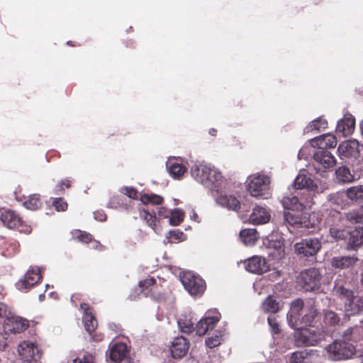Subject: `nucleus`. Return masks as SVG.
<instances>
[{
  "mask_svg": "<svg viewBox=\"0 0 363 363\" xmlns=\"http://www.w3.org/2000/svg\"><path fill=\"white\" fill-rule=\"evenodd\" d=\"M334 223L330 228V235L337 240H345L350 235L349 245L357 247L363 244V208L342 216H333Z\"/></svg>",
  "mask_w": 363,
  "mask_h": 363,
  "instance_id": "1",
  "label": "nucleus"
},
{
  "mask_svg": "<svg viewBox=\"0 0 363 363\" xmlns=\"http://www.w3.org/2000/svg\"><path fill=\"white\" fill-rule=\"evenodd\" d=\"M344 302V311L347 316L363 312V297L354 296L352 292L343 286H337L334 290Z\"/></svg>",
  "mask_w": 363,
  "mask_h": 363,
  "instance_id": "2",
  "label": "nucleus"
},
{
  "mask_svg": "<svg viewBox=\"0 0 363 363\" xmlns=\"http://www.w3.org/2000/svg\"><path fill=\"white\" fill-rule=\"evenodd\" d=\"M329 359L333 361L352 358L356 353L355 347L346 341L335 340L325 347Z\"/></svg>",
  "mask_w": 363,
  "mask_h": 363,
  "instance_id": "3",
  "label": "nucleus"
},
{
  "mask_svg": "<svg viewBox=\"0 0 363 363\" xmlns=\"http://www.w3.org/2000/svg\"><path fill=\"white\" fill-rule=\"evenodd\" d=\"M269 184L270 179L268 176L257 174L248 177L247 189L252 196L267 199L269 194Z\"/></svg>",
  "mask_w": 363,
  "mask_h": 363,
  "instance_id": "4",
  "label": "nucleus"
},
{
  "mask_svg": "<svg viewBox=\"0 0 363 363\" xmlns=\"http://www.w3.org/2000/svg\"><path fill=\"white\" fill-rule=\"evenodd\" d=\"M294 333V342L296 346H313L324 339V334L320 330L299 327Z\"/></svg>",
  "mask_w": 363,
  "mask_h": 363,
  "instance_id": "5",
  "label": "nucleus"
},
{
  "mask_svg": "<svg viewBox=\"0 0 363 363\" xmlns=\"http://www.w3.org/2000/svg\"><path fill=\"white\" fill-rule=\"evenodd\" d=\"M293 185L296 189H306L314 194H321L328 189L325 182L314 181L307 175L304 169L299 172L294 181Z\"/></svg>",
  "mask_w": 363,
  "mask_h": 363,
  "instance_id": "6",
  "label": "nucleus"
},
{
  "mask_svg": "<svg viewBox=\"0 0 363 363\" xmlns=\"http://www.w3.org/2000/svg\"><path fill=\"white\" fill-rule=\"evenodd\" d=\"M320 277L317 269L310 268L300 273L297 277V282L306 291H314L320 288Z\"/></svg>",
  "mask_w": 363,
  "mask_h": 363,
  "instance_id": "7",
  "label": "nucleus"
},
{
  "mask_svg": "<svg viewBox=\"0 0 363 363\" xmlns=\"http://www.w3.org/2000/svg\"><path fill=\"white\" fill-rule=\"evenodd\" d=\"M18 353L21 363H35L41 357L38 345L30 341H23L18 345Z\"/></svg>",
  "mask_w": 363,
  "mask_h": 363,
  "instance_id": "8",
  "label": "nucleus"
},
{
  "mask_svg": "<svg viewBox=\"0 0 363 363\" xmlns=\"http://www.w3.org/2000/svg\"><path fill=\"white\" fill-rule=\"evenodd\" d=\"M180 279L185 289L192 296L201 295L206 289L205 281L190 272L183 273Z\"/></svg>",
  "mask_w": 363,
  "mask_h": 363,
  "instance_id": "9",
  "label": "nucleus"
},
{
  "mask_svg": "<svg viewBox=\"0 0 363 363\" xmlns=\"http://www.w3.org/2000/svg\"><path fill=\"white\" fill-rule=\"evenodd\" d=\"M191 177L204 187H212L213 183L207 179V176L214 175L215 168L204 164H196L191 168Z\"/></svg>",
  "mask_w": 363,
  "mask_h": 363,
  "instance_id": "10",
  "label": "nucleus"
},
{
  "mask_svg": "<svg viewBox=\"0 0 363 363\" xmlns=\"http://www.w3.org/2000/svg\"><path fill=\"white\" fill-rule=\"evenodd\" d=\"M42 279L41 270L38 267L31 268L25 274L23 279L16 283L18 290L26 292Z\"/></svg>",
  "mask_w": 363,
  "mask_h": 363,
  "instance_id": "11",
  "label": "nucleus"
},
{
  "mask_svg": "<svg viewBox=\"0 0 363 363\" xmlns=\"http://www.w3.org/2000/svg\"><path fill=\"white\" fill-rule=\"evenodd\" d=\"M321 247V244L318 238L306 239L294 245L296 252L303 257L314 256Z\"/></svg>",
  "mask_w": 363,
  "mask_h": 363,
  "instance_id": "12",
  "label": "nucleus"
},
{
  "mask_svg": "<svg viewBox=\"0 0 363 363\" xmlns=\"http://www.w3.org/2000/svg\"><path fill=\"white\" fill-rule=\"evenodd\" d=\"M315 164H313L318 172L321 169H329L336 164L335 157L328 151L319 150L313 155Z\"/></svg>",
  "mask_w": 363,
  "mask_h": 363,
  "instance_id": "13",
  "label": "nucleus"
},
{
  "mask_svg": "<svg viewBox=\"0 0 363 363\" xmlns=\"http://www.w3.org/2000/svg\"><path fill=\"white\" fill-rule=\"evenodd\" d=\"M306 303L300 299H296L291 303V308L287 315V320L289 325L292 328L300 326V316L303 313Z\"/></svg>",
  "mask_w": 363,
  "mask_h": 363,
  "instance_id": "14",
  "label": "nucleus"
},
{
  "mask_svg": "<svg viewBox=\"0 0 363 363\" xmlns=\"http://www.w3.org/2000/svg\"><path fill=\"white\" fill-rule=\"evenodd\" d=\"M245 269L254 274H261L269 269L265 259L260 256H252L244 262Z\"/></svg>",
  "mask_w": 363,
  "mask_h": 363,
  "instance_id": "15",
  "label": "nucleus"
},
{
  "mask_svg": "<svg viewBox=\"0 0 363 363\" xmlns=\"http://www.w3.org/2000/svg\"><path fill=\"white\" fill-rule=\"evenodd\" d=\"M340 157L357 158L359 155V144L355 139L341 143L337 148Z\"/></svg>",
  "mask_w": 363,
  "mask_h": 363,
  "instance_id": "16",
  "label": "nucleus"
},
{
  "mask_svg": "<svg viewBox=\"0 0 363 363\" xmlns=\"http://www.w3.org/2000/svg\"><path fill=\"white\" fill-rule=\"evenodd\" d=\"M189 342L182 336L174 338L170 347L172 356L174 359H181L184 357L189 349Z\"/></svg>",
  "mask_w": 363,
  "mask_h": 363,
  "instance_id": "17",
  "label": "nucleus"
},
{
  "mask_svg": "<svg viewBox=\"0 0 363 363\" xmlns=\"http://www.w3.org/2000/svg\"><path fill=\"white\" fill-rule=\"evenodd\" d=\"M354 117L350 113H347L342 119L337 121L336 132L341 133L343 137H347L354 133Z\"/></svg>",
  "mask_w": 363,
  "mask_h": 363,
  "instance_id": "18",
  "label": "nucleus"
},
{
  "mask_svg": "<svg viewBox=\"0 0 363 363\" xmlns=\"http://www.w3.org/2000/svg\"><path fill=\"white\" fill-rule=\"evenodd\" d=\"M28 327V321L20 317H10L4 322V331L10 333H19Z\"/></svg>",
  "mask_w": 363,
  "mask_h": 363,
  "instance_id": "19",
  "label": "nucleus"
},
{
  "mask_svg": "<svg viewBox=\"0 0 363 363\" xmlns=\"http://www.w3.org/2000/svg\"><path fill=\"white\" fill-rule=\"evenodd\" d=\"M311 145L313 147H318L320 150L324 148H334L337 143V138L335 135L327 133L312 139Z\"/></svg>",
  "mask_w": 363,
  "mask_h": 363,
  "instance_id": "20",
  "label": "nucleus"
},
{
  "mask_svg": "<svg viewBox=\"0 0 363 363\" xmlns=\"http://www.w3.org/2000/svg\"><path fill=\"white\" fill-rule=\"evenodd\" d=\"M270 213L269 211L262 206H255L250 216L249 221L255 225L264 224L269 222Z\"/></svg>",
  "mask_w": 363,
  "mask_h": 363,
  "instance_id": "21",
  "label": "nucleus"
},
{
  "mask_svg": "<svg viewBox=\"0 0 363 363\" xmlns=\"http://www.w3.org/2000/svg\"><path fill=\"white\" fill-rule=\"evenodd\" d=\"M345 195L351 201H356L363 198V185H358L352 186L346 191L345 193H336L330 196V200H335V202H337V199L342 198Z\"/></svg>",
  "mask_w": 363,
  "mask_h": 363,
  "instance_id": "22",
  "label": "nucleus"
},
{
  "mask_svg": "<svg viewBox=\"0 0 363 363\" xmlns=\"http://www.w3.org/2000/svg\"><path fill=\"white\" fill-rule=\"evenodd\" d=\"M127 354V346L125 343L117 342L110 346L108 357L112 362L122 361Z\"/></svg>",
  "mask_w": 363,
  "mask_h": 363,
  "instance_id": "23",
  "label": "nucleus"
},
{
  "mask_svg": "<svg viewBox=\"0 0 363 363\" xmlns=\"http://www.w3.org/2000/svg\"><path fill=\"white\" fill-rule=\"evenodd\" d=\"M262 310L266 313H276L283 307V302L277 297L269 295L262 303Z\"/></svg>",
  "mask_w": 363,
  "mask_h": 363,
  "instance_id": "24",
  "label": "nucleus"
},
{
  "mask_svg": "<svg viewBox=\"0 0 363 363\" xmlns=\"http://www.w3.org/2000/svg\"><path fill=\"white\" fill-rule=\"evenodd\" d=\"M219 316H207L204 318L201 319L196 326V334L199 336L204 335L208 330H211L214 328L215 325L218 322Z\"/></svg>",
  "mask_w": 363,
  "mask_h": 363,
  "instance_id": "25",
  "label": "nucleus"
},
{
  "mask_svg": "<svg viewBox=\"0 0 363 363\" xmlns=\"http://www.w3.org/2000/svg\"><path fill=\"white\" fill-rule=\"evenodd\" d=\"M81 308L84 311L82 319L85 330L89 333H91L96 329L97 326V321L95 319L89 305L82 303L81 304Z\"/></svg>",
  "mask_w": 363,
  "mask_h": 363,
  "instance_id": "26",
  "label": "nucleus"
},
{
  "mask_svg": "<svg viewBox=\"0 0 363 363\" xmlns=\"http://www.w3.org/2000/svg\"><path fill=\"white\" fill-rule=\"evenodd\" d=\"M166 167L169 174L174 179H179L187 171L186 167L176 159H169Z\"/></svg>",
  "mask_w": 363,
  "mask_h": 363,
  "instance_id": "27",
  "label": "nucleus"
},
{
  "mask_svg": "<svg viewBox=\"0 0 363 363\" xmlns=\"http://www.w3.org/2000/svg\"><path fill=\"white\" fill-rule=\"evenodd\" d=\"M1 220L9 228H18L21 225V219L13 211H5L1 214Z\"/></svg>",
  "mask_w": 363,
  "mask_h": 363,
  "instance_id": "28",
  "label": "nucleus"
},
{
  "mask_svg": "<svg viewBox=\"0 0 363 363\" xmlns=\"http://www.w3.org/2000/svg\"><path fill=\"white\" fill-rule=\"evenodd\" d=\"M155 279L154 278H148L139 282V286L146 295L151 292V296L154 299L160 300L163 298V296L158 293L157 286H155Z\"/></svg>",
  "mask_w": 363,
  "mask_h": 363,
  "instance_id": "29",
  "label": "nucleus"
},
{
  "mask_svg": "<svg viewBox=\"0 0 363 363\" xmlns=\"http://www.w3.org/2000/svg\"><path fill=\"white\" fill-rule=\"evenodd\" d=\"M357 261L355 256L334 257L331 259V265L336 269H345L353 267Z\"/></svg>",
  "mask_w": 363,
  "mask_h": 363,
  "instance_id": "30",
  "label": "nucleus"
},
{
  "mask_svg": "<svg viewBox=\"0 0 363 363\" xmlns=\"http://www.w3.org/2000/svg\"><path fill=\"white\" fill-rule=\"evenodd\" d=\"M216 176L209 175L207 176V179L210 180L213 183L212 187H206L209 189L211 191H215L216 193H221L223 189H225L226 182L223 179L221 173L216 169H215Z\"/></svg>",
  "mask_w": 363,
  "mask_h": 363,
  "instance_id": "31",
  "label": "nucleus"
},
{
  "mask_svg": "<svg viewBox=\"0 0 363 363\" xmlns=\"http://www.w3.org/2000/svg\"><path fill=\"white\" fill-rule=\"evenodd\" d=\"M303 228L311 229L310 232L313 233L320 230L322 225V217L319 213H312L307 218H303Z\"/></svg>",
  "mask_w": 363,
  "mask_h": 363,
  "instance_id": "32",
  "label": "nucleus"
},
{
  "mask_svg": "<svg viewBox=\"0 0 363 363\" xmlns=\"http://www.w3.org/2000/svg\"><path fill=\"white\" fill-rule=\"evenodd\" d=\"M216 203L229 210L238 211L240 208V202L231 195H220L216 199Z\"/></svg>",
  "mask_w": 363,
  "mask_h": 363,
  "instance_id": "33",
  "label": "nucleus"
},
{
  "mask_svg": "<svg viewBox=\"0 0 363 363\" xmlns=\"http://www.w3.org/2000/svg\"><path fill=\"white\" fill-rule=\"evenodd\" d=\"M317 315L318 311L315 307L314 306L313 303L311 301L306 302L303 316L301 318L300 325L301 323H303L305 325H310L313 322Z\"/></svg>",
  "mask_w": 363,
  "mask_h": 363,
  "instance_id": "34",
  "label": "nucleus"
},
{
  "mask_svg": "<svg viewBox=\"0 0 363 363\" xmlns=\"http://www.w3.org/2000/svg\"><path fill=\"white\" fill-rule=\"evenodd\" d=\"M240 238L245 245H254L259 238L257 231L254 228L243 229L240 232Z\"/></svg>",
  "mask_w": 363,
  "mask_h": 363,
  "instance_id": "35",
  "label": "nucleus"
},
{
  "mask_svg": "<svg viewBox=\"0 0 363 363\" xmlns=\"http://www.w3.org/2000/svg\"><path fill=\"white\" fill-rule=\"evenodd\" d=\"M284 247L279 240L272 241L269 245V256L274 260H279L284 257Z\"/></svg>",
  "mask_w": 363,
  "mask_h": 363,
  "instance_id": "36",
  "label": "nucleus"
},
{
  "mask_svg": "<svg viewBox=\"0 0 363 363\" xmlns=\"http://www.w3.org/2000/svg\"><path fill=\"white\" fill-rule=\"evenodd\" d=\"M281 203L285 208L291 209L293 211H300L303 208V203L299 201L296 196H284Z\"/></svg>",
  "mask_w": 363,
  "mask_h": 363,
  "instance_id": "37",
  "label": "nucleus"
},
{
  "mask_svg": "<svg viewBox=\"0 0 363 363\" xmlns=\"http://www.w3.org/2000/svg\"><path fill=\"white\" fill-rule=\"evenodd\" d=\"M140 216L156 233H160V230L157 225V220L155 215L146 210H143L140 211Z\"/></svg>",
  "mask_w": 363,
  "mask_h": 363,
  "instance_id": "38",
  "label": "nucleus"
},
{
  "mask_svg": "<svg viewBox=\"0 0 363 363\" xmlns=\"http://www.w3.org/2000/svg\"><path fill=\"white\" fill-rule=\"evenodd\" d=\"M345 338L355 342L363 340V325L348 329L345 333Z\"/></svg>",
  "mask_w": 363,
  "mask_h": 363,
  "instance_id": "39",
  "label": "nucleus"
},
{
  "mask_svg": "<svg viewBox=\"0 0 363 363\" xmlns=\"http://www.w3.org/2000/svg\"><path fill=\"white\" fill-rule=\"evenodd\" d=\"M337 179L344 183L351 182L354 180V176L346 167H340L336 170Z\"/></svg>",
  "mask_w": 363,
  "mask_h": 363,
  "instance_id": "40",
  "label": "nucleus"
},
{
  "mask_svg": "<svg viewBox=\"0 0 363 363\" xmlns=\"http://www.w3.org/2000/svg\"><path fill=\"white\" fill-rule=\"evenodd\" d=\"M328 125V122L326 120L318 118L314 121H313L308 126L305 128V132L309 133L313 130L320 131L321 130L325 129Z\"/></svg>",
  "mask_w": 363,
  "mask_h": 363,
  "instance_id": "41",
  "label": "nucleus"
},
{
  "mask_svg": "<svg viewBox=\"0 0 363 363\" xmlns=\"http://www.w3.org/2000/svg\"><path fill=\"white\" fill-rule=\"evenodd\" d=\"M284 220L291 226L303 228V218H300L290 212L284 213Z\"/></svg>",
  "mask_w": 363,
  "mask_h": 363,
  "instance_id": "42",
  "label": "nucleus"
},
{
  "mask_svg": "<svg viewBox=\"0 0 363 363\" xmlns=\"http://www.w3.org/2000/svg\"><path fill=\"white\" fill-rule=\"evenodd\" d=\"M42 205L40 195L33 194L28 200L23 202V206L30 210L35 211L38 209Z\"/></svg>",
  "mask_w": 363,
  "mask_h": 363,
  "instance_id": "43",
  "label": "nucleus"
},
{
  "mask_svg": "<svg viewBox=\"0 0 363 363\" xmlns=\"http://www.w3.org/2000/svg\"><path fill=\"white\" fill-rule=\"evenodd\" d=\"M323 321L325 325L335 326L339 323L340 318L334 311L325 310Z\"/></svg>",
  "mask_w": 363,
  "mask_h": 363,
  "instance_id": "44",
  "label": "nucleus"
},
{
  "mask_svg": "<svg viewBox=\"0 0 363 363\" xmlns=\"http://www.w3.org/2000/svg\"><path fill=\"white\" fill-rule=\"evenodd\" d=\"M140 199L144 204L152 203L155 205L160 204L163 201V198L157 194H145L140 195Z\"/></svg>",
  "mask_w": 363,
  "mask_h": 363,
  "instance_id": "45",
  "label": "nucleus"
},
{
  "mask_svg": "<svg viewBox=\"0 0 363 363\" xmlns=\"http://www.w3.org/2000/svg\"><path fill=\"white\" fill-rule=\"evenodd\" d=\"M309 352L304 350L293 352L288 358V363H302L304 359L308 358Z\"/></svg>",
  "mask_w": 363,
  "mask_h": 363,
  "instance_id": "46",
  "label": "nucleus"
},
{
  "mask_svg": "<svg viewBox=\"0 0 363 363\" xmlns=\"http://www.w3.org/2000/svg\"><path fill=\"white\" fill-rule=\"evenodd\" d=\"M184 211L180 208H175L170 212L169 224L178 225L184 219Z\"/></svg>",
  "mask_w": 363,
  "mask_h": 363,
  "instance_id": "47",
  "label": "nucleus"
},
{
  "mask_svg": "<svg viewBox=\"0 0 363 363\" xmlns=\"http://www.w3.org/2000/svg\"><path fill=\"white\" fill-rule=\"evenodd\" d=\"M177 323L181 332L182 333H189L194 329L192 321L186 317L184 318H179L177 321Z\"/></svg>",
  "mask_w": 363,
  "mask_h": 363,
  "instance_id": "48",
  "label": "nucleus"
},
{
  "mask_svg": "<svg viewBox=\"0 0 363 363\" xmlns=\"http://www.w3.org/2000/svg\"><path fill=\"white\" fill-rule=\"evenodd\" d=\"M68 363H95L94 357L91 354H86L82 358H73Z\"/></svg>",
  "mask_w": 363,
  "mask_h": 363,
  "instance_id": "49",
  "label": "nucleus"
},
{
  "mask_svg": "<svg viewBox=\"0 0 363 363\" xmlns=\"http://www.w3.org/2000/svg\"><path fill=\"white\" fill-rule=\"evenodd\" d=\"M221 339V335L216 334L212 337H208L206 340V344L209 348H213L220 344Z\"/></svg>",
  "mask_w": 363,
  "mask_h": 363,
  "instance_id": "50",
  "label": "nucleus"
},
{
  "mask_svg": "<svg viewBox=\"0 0 363 363\" xmlns=\"http://www.w3.org/2000/svg\"><path fill=\"white\" fill-rule=\"evenodd\" d=\"M120 191L130 199H137L139 196L138 192L135 189H133L132 187H128V186L122 187Z\"/></svg>",
  "mask_w": 363,
  "mask_h": 363,
  "instance_id": "51",
  "label": "nucleus"
},
{
  "mask_svg": "<svg viewBox=\"0 0 363 363\" xmlns=\"http://www.w3.org/2000/svg\"><path fill=\"white\" fill-rule=\"evenodd\" d=\"M52 205L57 211H65L67 208V203L60 198L55 199L52 202Z\"/></svg>",
  "mask_w": 363,
  "mask_h": 363,
  "instance_id": "52",
  "label": "nucleus"
},
{
  "mask_svg": "<svg viewBox=\"0 0 363 363\" xmlns=\"http://www.w3.org/2000/svg\"><path fill=\"white\" fill-rule=\"evenodd\" d=\"M267 320H268L269 325L271 327L272 332L275 334L278 333L279 331V325H278V323H277L276 318L274 317H269Z\"/></svg>",
  "mask_w": 363,
  "mask_h": 363,
  "instance_id": "53",
  "label": "nucleus"
},
{
  "mask_svg": "<svg viewBox=\"0 0 363 363\" xmlns=\"http://www.w3.org/2000/svg\"><path fill=\"white\" fill-rule=\"evenodd\" d=\"M170 238L174 241L180 242L184 240V233L181 231L173 230L169 232Z\"/></svg>",
  "mask_w": 363,
  "mask_h": 363,
  "instance_id": "54",
  "label": "nucleus"
},
{
  "mask_svg": "<svg viewBox=\"0 0 363 363\" xmlns=\"http://www.w3.org/2000/svg\"><path fill=\"white\" fill-rule=\"evenodd\" d=\"M121 205L122 203H121L120 199L118 197L114 196L109 201L107 206L111 208H116Z\"/></svg>",
  "mask_w": 363,
  "mask_h": 363,
  "instance_id": "55",
  "label": "nucleus"
},
{
  "mask_svg": "<svg viewBox=\"0 0 363 363\" xmlns=\"http://www.w3.org/2000/svg\"><path fill=\"white\" fill-rule=\"evenodd\" d=\"M77 238L82 242H89L91 240V235L89 233L79 232Z\"/></svg>",
  "mask_w": 363,
  "mask_h": 363,
  "instance_id": "56",
  "label": "nucleus"
},
{
  "mask_svg": "<svg viewBox=\"0 0 363 363\" xmlns=\"http://www.w3.org/2000/svg\"><path fill=\"white\" fill-rule=\"evenodd\" d=\"M7 333H0V350H5L8 345L7 337H6V334Z\"/></svg>",
  "mask_w": 363,
  "mask_h": 363,
  "instance_id": "57",
  "label": "nucleus"
},
{
  "mask_svg": "<svg viewBox=\"0 0 363 363\" xmlns=\"http://www.w3.org/2000/svg\"><path fill=\"white\" fill-rule=\"evenodd\" d=\"M170 212L164 207L159 208L158 215L160 218H168Z\"/></svg>",
  "mask_w": 363,
  "mask_h": 363,
  "instance_id": "58",
  "label": "nucleus"
},
{
  "mask_svg": "<svg viewBox=\"0 0 363 363\" xmlns=\"http://www.w3.org/2000/svg\"><path fill=\"white\" fill-rule=\"evenodd\" d=\"M94 218L99 221H104L106 219V215L104 212L97 211L94 213Z\"/></svg>",
  "mask_w": 363,
  "mask_h": 363,
  "instance_id": "59",
  "label": "nucleus"
},
{
  "mask_svg": "<svg viewBox=\"0 0 363 363\" xmlns=\"http://www.w3.org/2000/svg\"><path fill=\"white\" fill-rule=\"evenodd\" d=\"M63 185H65L67 188L69 187V186H70L69 181H68V180L62 181L60 184H59L57 186V191H63V187H62Z\"/></svg>",
  "mask_w": 363,
  "mask_h": 363,
  "instance_id": "60",
  "label": "nucleus"
},
{
  "mask_svg": "<svg viewBox=\"0 0 363 363\" xmlns=\"http://www.w3.org/2000/svg\"><path fill=\"white\" fill-rule=\"evenodd\" d=\"M7 306L4 303H0V317L6 315Z\"/></svg>",
  "mask_w": 363,
  "mask_h": 363,
  "instance_id": "61",
  "label": "nucleus"
},
{
  "mask_svg": "<svg viewBox=\"0 0 363 363\" xmlns=\"http://www.w3.org/2000/svg\"><path fill=\"white\" fill-rule=\"evenodd\" d=\"M19 228H21L19 230L21 232H23L26 234H28L31 232V228L30 226H23L22 224Z\"/></svg>",
  "mask_w": 363,
  "mask_h": 363,
  "instance_id": "62",
  "label": "nucleus"
},
{
  "mask_svg": "<svg viewBox=\"0 0 363 363\" xmlns=\"http://www.w3.org/2000/svg\"><path fill=\"white\" fill-rule=\"evenodd\" d=\"M262 281H263V280H260L259 281H258L254 284V288H255V291H257V287L262 285Z\"/></svg>",
  "mask_w": 363,
  "mask_h": 363,
  "instance_id": "63",
  "label": "nucleus"
},
{
  "mask_svg": "<svg viewBox=\"0 0 363 363\" xmlns=\"http://www.w3.org/2000/svg\"><path fill=\"white\" fill-rule=\"evenodd\" d=\"M303 150H304V149H303V148H302V149L299 151V153H298V158H299V159H301L302 157H303V156H304Z\"/></svg>",
  "mask_w": 363,
  "mask_h": 363,
  "instance_id": "64",
  "label": "nucleus"
}]
</instances>
